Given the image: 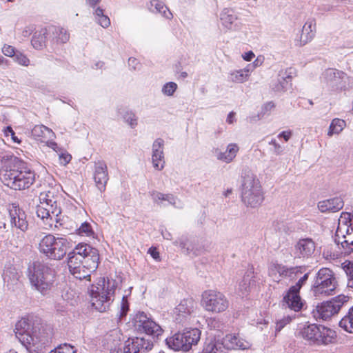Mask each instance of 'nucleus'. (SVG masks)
Here are the masks:
<instances>
[{
  "label": "nucleus",
  "mask_w": 353,
  "mask_h": 353,
  "mask_svg": "<svg viewBox=\"0 0 353 353\" xmlns=\"http://www.w3.org/2000/svg\"><path fill=\"white\" fill-rule=\"evenodd\" d=\"M179 246L182 250H185L187 254H190V250H192V248H190V245H188L185 241L180 240Z\"/></svg>",
  "instance_id": "bf43d9fd"
},
{
  "label": "nucleus",
  "mask_w": 353,
  "mask_h": 353,
  "mask_svg": "<svg viewBox=\"0 0 353 353\" xmlns=\"http://www.w3.org/2000/svg\"><path fill=\"white\" fill-rule=\"evenodd\" d=\"M270 145H272L274 147L275 152L276 154H279L281 152V145L276 143V141L274 139H272L270 142Z\"/></svg>",
  "instance_id": "0e129e2a"
},
{
  "label": "nucleus",
  "mask_w": 353,
  "mask_h": 353,
  "mask_svg": "<svg viewBox=\"0 0 353 353\" xmlns=\"http://www.w3.org/2000/svg\"><path fill=\"white\" fill-rule=\"evenodd\" d=\"M129 310V304L127 296H123L121 303L120 318L125 316L128 311Z\"/></svg>",
  "instance_id": "864d4df0"
},
{
  "label": "nucleus",
  "mask_w": 353,
  "mask_h": 353,
  "mask_svg": "<svg viewBox=\"0 0 353 353\" xmlns=\"http://www.w3.org/2000/svg\"><path fill=\"white\" fill-rule=\"evenodd\" d=\"M117 282L114 279L100 278L96 284L90 288L92 306L99 312H103L109 309L114 300Z\"/></svg>",
  "instance_id": "20e7f679"
},
{
  "label": "nucleus",
  "mask_w": 353,
  "mask_h": 353,
  "mask_svg": "<svg viewBox=\"0 0 353 353\" xmlns=\"http://www.w3.org/2000/svg\"><path fill=\"white\" fill-rule=\"evenodd\" d=\"M309 277V273H305L293 286H291L287 294L283 297V302L291 310L299 312L303 307V303L299 296L300 289L307 282Z\"/></svg>",
  "instance_id": "dca6fc26"
},
{
  "label": "nucleus",
  "mask_w": 353,
  "mask_h": 353,
  "mask_svg": "<svg viewBox=\"0 0 353 353\" xmlns=\"http://www.w3.org/2000/svg\"><path fill=\"white\" fill-rule=\"evenodd\" d=\"M341 268L347 277V286L353 288V261L346 260L341 263Z\"/></svg>",
  "instance_id": "ea45409f"
},
{
  "label": "nucleus",
  "mask_w": 353,
  "mask_h": 353,
  "mask_svg": "<svg viewBox=\"0 0 353 353\" xmlns=\"http://www.w3.org/2000/svg\"><path fill=\"white\" fill-rule=\"evenodd\" d=\"M32 135L36 139L46 137L48 136H50V134L53 135L54 133L52 130L48 127L43 125H35L32 131Z\"/></svg>",
  "instance_id": "a19ab883"
},
{
  "label": "nucleus",
  "mask_w": 353,
  "mask_h": 353,
  "mask_svg": "<svg viewBox=\"0 0 353 353\" xmlns=\"http://www.w3.org/2000/svg\"><path fill=\"white\" fill-rule=\"evenodd\" d=\"M164 141L161 138H157L153 142L152 146V161L153 167L157 170H161L164 168Z\"/></svg>",
  "instance_id": "a878e982"
},
{
  "label": "nucleus",
  "mask_w": 353,
  "mask_h": 353,
  "mask_svg": "<svg viewBox=\"0 0 353 353\" xmlns=\"http://www.w3.org/2000/svg\"><path fill=\"white\" fill-rule=\"evenodd\" d=\"M49 34V28H41L40 30L35 32L31 40L32 46L37 50L41 49L46 46L47 35Z\"/></svg>",
  "instance_id": "72a5a7b5"
},
{
  "label": "nucleus",
  "mask_w": 353,
  "mask_h": 353,
  "mask_svg": "<svg viewBox=\"0 0 353 353\" xmlns=\"http://www.w3.org/2000/svg\"><path fill=\"white\" fill-rule=\"evenodd\" d=\"M150 3L151 6L154 7V9L152 8V12L160 13L163 17L166 19H170L172 17V14L168 8L161 1L158 0H152L151 1Z\"/></svg>",
  "instance_id": "58836bf2"
},
{
  "label": "nucleus",
  "mask_w": 353,
  "mask_h": 353,
  "mask_svg": "<svg viewBox=\"0 0 353 353\" xmlns=\"http://www.w3.org/2000/svg\"><path fill=\"white\" fill-rule=\"evenodd\" d=\"M221 25L227 30L236 31L240 29L241 25L238 22V15L236 11L230 8H223L219 15Z\"/></svg>",
  "instance_id": "4be33fe9"
},
{
  "label": "nucleus",
  "mask_w": 353,
  "mask_h": 353,
  "mask_svg": "<svg viewBox=\"0 0 353 353\" xmlns=\"http://www.w3.org/2000/svg\"><path fill=\"white\" fill-rule=\"evenodd\" d=\"M17 51L15 48L10 45H4L2 48V52L5 56L13 57L14 58L15 54H17Z\"/></svg>",
  "instance_id": "5fc2aeb1"
},
{
  "label": "nucleus",
  "mask_w": 353,
  "mask_h": 353,
  "mask_svg": "<svg viewBox=\"0 0 353 353\" xmlns=\"http://www.w3.org/2000/svg\"><path fill=\"white\" fill-rule=\"evenodd\" d=\"M254 277L253 268H249L239 283L238 290L242 296L247 295L251 288L255 285Z\"/></svg>",
  "instance_id": "7c9ffc66"
},
{
  "label": "nucleus",
  "mask_w": 353,
  "mask_h": 353,
  "mask_svg": "<svg viewBox=\"0 0 353 353\" xmlns=\"http://www.w3.org/2000/svg\"><path fill=\"white\" fill-rule=\"evenodd\" d=\"M123 118L132 128H135L137 125V119L134 113L127 112Z\"/></svg>",
  "instance_id": "3c124183"
},
{
  "label": "nucleus",
  "mask_w": 353,
  "mask_h": 353,
  "mask_svg": "<svg viewBox=\"0 0 353 353\" xmlns=\"http://www.w3.org/2000/svg\"><path fill=\"white\" fill-rule=\"evenodd\" d=\"M297 336L317 345H327L334 343L336 333L334 330L322 325L305 324L301 326L296 332Z\"/></svg>",
  "instance_id": "423d86ee"
},
{
  "label": "nucleus",
  "mask_w": 353,
  "mask_h": 353,
  "mask_svg": "<svg viewBox=\"0 0 353 353\" xmlns=\"http://www.w3.org/2000/svg\"><path fill=\"white\" fill-rule=\"evenodd\" d=\"M78 231L79 234L86 236H91L94 234L90 224L88 222L83 223Z\"/></svg>",
  "instance_id": "49530a36"
},
{
  "label": "nucleus",
  "mask_w": 353,
  "mask_h": 353,
  "mask_svg": "<svg viewBox=\"0 0 353 353\" xmlns=\"http://www.w3.org/2000/svg\"><path fill=\"white\" fill-rule=\"evenodd\" d=\"M303 269H305V268L301 266L288 268L282 264L272 263L270 265L268 271L270 276H273L279 274L281 277L293 279L297 275L302 274Z\"/></svg>",
  "instance_id": "412c9836"
},
{
  "label": "nucleus",
  "mask_w": 353,
  "mask_h": 353,
  "mask_svg": "<svg viewBox=\"0 0 353 353\" xmlns=\"http://www.w3.org/2000/svg\"><path fill=\"white\" fill-rule=\"evenodd\" d=\"M61 159L63 160L64 161V163L66 164V163H68L71 159H72V157L71 155L70 154H62L61 157H60Z\"/></svg>",
  "instance_id": "774afa93"
},
{
  "label": "nucleus",
  "mask_w": 353,
  "mask_h": 353,
  "mask_svg": "<svg viewBox=\"0 0 353 353\" xmlns=\"http://www.w3.org/2000/svg\"><path fill=\"white\" fill-rule=\"evenodd\" d=\"M49 353H76V350L74 346L64 343L51 350Z\"/></svg>",
  "instance_id": "a18cd8bd"
},
{
  "label": "nucleus",
  "mask_w": 353,
  "mask_h": 353,
  "mask_svg": "<svg viewBox=\"0 0 353 353\" xmlns=\"http://www.w3.org/2000/svg\"><path fill=\"white\" fill-rule=\"evenodd\" d=\"M9 215L12 228L19 229L23 232L28 230V223L26 219V214L18 205L12 204V207L9 209Z\"/></svg>",
  "instance_id": "aec40b11"
},
{
  "label": "nucleus",
  "mask_w": 353,
  "mask_h": 353,
  "mask_svg": "<svg viewBox=\"0 0 353 353\" xmlns=\"http://www.w3.org/2000/svg\"><path fill=\"white\" fill-rule=\"evenodd\" d=\"M344 202L339 196L319 201L318 208L321 212H336L343 208Z\"/></svg>",
  "instance_id": "bb28decb"
},
{
  "label": "nucleus",
  "mask_w": 353,
  "mask_h": 353,
  "mask_svg": "<svg viewBox=\"0 0 353 353\" xmlns=\"http://www.w3.org/2000/svg\"><path fill=\"white\" fill-rule=\"evenodd\" d=\"M19 65L23 66H28L30 64L29 59L22 52L17 51V54L13 59Z\"/></svg>",
  "instance_id": "09e8293b"
},
{
  "label": "nucleus",
  "mask_w": 353,
  "mask_h": 353,
  "mask_svg": "<svg viewBox=\"0 0 353 353\" xmlns=\"http://www.w3.org/2000/svg\"><path fill=\"white\" fill-rule=\"evenodd\" d=\"M134 321L138 330L147 335L158 337L163 333L161 326L143 312L136 314Z\"/></svg>",
  "instance_id": "f3484780"
},
{
  "label": "nucleus",
  "mask_w": 353,
  "mask_h": 353,
  "mask_svg": "<svg viewBox=\"0 0 353 353\" xmlns=\"http://www.w3.org/2000/svg\"><path fill=\"white\" fill-rule=\"evenodd\" d=\"M249 70L243 69L231 72L229 74L228 79L234 83H243L248 80L249 77Z\"/></svg>",
  "instance_id": "4c0bfd02"
},
{
  "label": "nucleus",
  "mask_w": 353,
  "mask_h": 353,
  "mask_svg": "<svg viewBox=\"0 0 353 353\" xmlns=\"http://www.w3.org/2000/svg\"><path fill=\"white\" fill-rule=\"evenodd\" d=\"M296 76V70L290 67L281 70L278 74V83L272 88L276 92H285L292 86V80Z\"/></svg>",
  "instance_id": "5701e85b"
},
{
  "label": "nucleus",
  "mask_w": 353,
  "mask_h": 353,
  "mask_svg": "<svg viewBox=\"0 0 353 353\" xmlns=\"http://www.w3.org/2000/svg\"><path fill=\"white\" fill-rule=\"evenodd\" d=\"M101 1V0H85L86 3L91 7L92 8L95 10L97 8V6Z\"/></svg>",
  "instance_id": "e2e57ef3"
},
{
  "label": "nucleus",
  "mask_w": 353,
  "mask_h": 353,
  "mask_svg": "<svg viewBox=\"0 0 353 353\" xmlns=\"http://www.w3.org/2000/svg\"><path fill=\"white\" fill-rule=\"evenodd\" d=\"M40 203L51 202L52 201H57L54 196V193L51 191L41 192L39 195Z\"/></svg>",
  "instance_id": "8fccbe9b"
},
{
  "label": "nucleus",
  "mask_w": 353,
  "mask_h": 353,
  "mask_svg": "<svg viewBox=\"0 0 353 353\" xmlns=\"http://www.w3.org/2000/svg\"><path fill=\"white\" fill-rule=\"evenodd\" d=\"M348 299V296L340 294L329 301L318 304L312 311L313 317L319 321H328L339 313Z\"/></svg>",
  "instance_id": "ddd939ff"
},
{
  "label": "nucleus",
  "mask_w": 353,
  "mask_h": 353,
  "mask_svg": "<svg viewBox=\"0 0 353 353\" xmlns=\"http://www.w3.org/2000/svg\"><path fill=\"white\" fill-rule=\"evenodd\" d=\"M72 265L84 264L92 270H96L99 261V254L97 249L88 244H79L68 253V259Z\"/></svg>",
  "instance_id": "9b49d317"
},
{
  "label": "nucleus",
  "mask_w": 353,
  "mask_h": 353,
  "mask_svg": "<svg viewBox=\"0 0 353 353\" xmlns=\"http://www.w3.org/2000/svg\"><path fill=\"white\" fill-rule=\"evenodd\" d=\"M13 167L6 169L1 175L3 183L14 190H23L29 188L35 181V172L27 163L16 157H12Z\"/></svg>",
  "instance_id": "f03ea898"
},
{
  "label": "nucleus",
  "mask_w": 353,
  "mask_h": 353,
  "mask_svg": "<svg viewBox=\"0 0 353 353\" xmlns=\"http://www.w3.org/2000/svg\"><path fill=\"white\" fill-rule=\"evenodd\" d=\"M36 212L37 216L41 218L46 225H48L50 227L52 226L54 221H50L49 210H46L44 205L41 204L40 205H38L37 207Z\"/></svg>",
  "instance_id": "37998d69"
},
{
  "label": "nucleus",
  "mask_w": 353,
  "mask_h": 353,
  "mask_svg": "<svg viewBox=\"0 0 353 353\" xmlns=\"http://www.w3.org/2000/svg\"><path fill=\"white\" fill-rule=\"evenodd\" d=\"M28 272L30 281L35 289L43 296L49 294L56 275L52 265L49 263L34 262L28 268Z\"/></svg>",
  "instance_id": "7ed1b4c3"
},
{
  "label": "nucleus",
  "mask_w": 353,
  "mask_h": 353,
  "mask_svg": "<svg viewBox=\"0 0 353 353\" xmlns=\"http://www.w3.org/2000/svg\"><path fill=\"white\" fill-rule=\"evenodd\" d=\"M338 284L334 272L322 268L316 272L311 286V291L316 297H324L334 294Z\"/></svg>",
  "instance_id": "1a4fd4ad"
},
{
  "label": "nucleus",
  "mask_w": 353,
  "mask_h": 353,
  "mask_svg": "<svg viewBox=\"0 0 353 353\" xmlns=\"http://www.w3.org/2000/svg\"><path fill=\"white\" fill-rule=\"evenodd\" d=\"M148 253L151 255V256L154 259L157 260V261L160 260L159 252L157 251V250L156 248H150L148 250Z\"/></svg>",
  "instance_id": "13d9d810"
},
{
  "label": "nucleus",
  "mask_w": 353,
  "mask_h": 353,
  "mask_svg": "<svg viewBox=\"0 0 353 353\" xmlns=\"http://www.w3.org/2000/svg\"><path fill=\"white\" fill-rule=\"evenodd\" d=\"M201 304L205 310L219 313L225 311L229 301L222 293L214 290H206L202 294Z\"/></svg>",
  "instance_id": "2eb2a0df"
},
{
  "label": "nucleus",
  "mask_w": 353,
  "mask_h": 353,
  "mask_svg": "<svg viewBox=\"0 0 353 353\" xmlns=\"http://www.w3.org/2000/svg\"><path fill=\"white\" fill-rule=\"evenodd\" d=\"M241 200L251 208H257L264 200L261 185L256 176L250 170L242 173Z\"/></svg>",
  "instance_id": "39448f33"
},
{
  "label": "nucleus",
  "mask_w": 353,
  "mask_h": 353,
  "mask_svg": "<svg viewBox=\"0 0 353 353\" xmlns=\"http://www.w3.org/2000/svg\"><path fill=\"white\" fill-rule=\"evenodd\" d=\"M274 108V104L272 102H268L265 103L263 107V112L264 114L271 111Z\"/></svg>",
  "instance_id": "680f3d73"
},
{
  "label": "nucleus",
  "mask_w": 353,
  "mask_h": 353,
  "mask_svg": "<svg viewBox=\"0 0 353 353\" xmlns=\"http://www.w3.org/2000/svg\"><path fill=\"white\" fill-rule=\"evenodd\" d=\"M345 125V121L340 119H334L330 125L327 135L332 137L334 134L340 133Z\"/></svg>",
  "instance_id": "79ce46f5"
},
{
  "label": "nucleus",
  "mask_w": 353,
  "mask_h": 353,
  "mask_svg": "<svg viewBox=\"0 0 353 353\" xmlns=\"http://www.w3.org/2000/svg\"><path fill=\"white\" fill-rule=\"evenodd\" d=\"M339 327L345 331L353 334V306L339 323Z\"/></svg>",
  "instance_id": "f704fd0d"
},
{
  "label": "nucleus",
  "mask_w": 353,
  "mask_h": 353,
  "mask_svg": "<svg viewBox=\"0 0 353 353\" xmlns=\"http://www.w3.org/2000/svg\"><path fill=\"white\" fill-rule=\"evenodd\" d=\"M70 248V243L66 238L55 237L50 234L43 236L38 246L40 253L53 260H61Z\"/></svg>",
  "instance_id": "6e6552de"
},
{
  "label": "nucleus",
  "mask_w": 353,
  "mask_h": 353,
  "mask_svg": "<svg viewBox=\"0 0 353 353\" xmlns=\"http://www.w3.org/2000/svg\"><path fill=\"white\" fill-rule=\"evenodd\" d=\"M335 241L338 245H341L344 254L348 255L353 252V216L350 213H341L336 231Z\"/></svg>",
  "instance_id": "9d476101"
},
{
  "label": "nucleus",
  "mask_w": 353,
  "mask_h": 353,
  "mask_svg": "<svg viewBox=\"0 0 353 353\" xmlns=\"http://www.w3.org/2000/svg\"><path fill=\"white\" fill-rule=\"evenodd\" d=\"M348 79L344 72L335 68H327L322 72L321 82L332 91H341L346 89Z\"/></svg>",
  "instance_id": "4468645a"
},
{
  "label": "nucleus",
  "mask_w": 353,
  "mask_h": 353,
  "mask_svg": "<svg viewBox=\"0 0 353 353\" xmlns=\"http://www.w3.org/2000/svg\"><path fill=\"white\" fill-rule=\"evenodd\" d=\"M315 248V243L312 239H299L294 245V258L308 259L313 254Z\"/></svg>",
  "instance_id": "b1692460"
},
{
  "label": "nucleus",
  "mask_w": 353,
  "mask_h": 353,
  "mask_svg": "<svg viewBox=\"0 0 353 353\" xmlns=\"http://www.w3.org/2000/svg\"><path fill=\"white\" fill-rule=\"evenodd\" d=\"M154 347V341L150 336L128 339L124 345V352L147 353Z\"/></svg>",
  "instance_id": "a211bd4d"
},
{
  "label": "nucleus",
  "mask_w": 353,
  "mask_h": 353,
  "mask_svg": "<svg viewBox=\"0 0 353 353\" xmlns=\"http://www.w3.org/2000/svg\"><path fill=\"white\" fill-rule=\"evenodd\" d=\"M316 23L313 19H309L302 28V33L300 38V46H304L311 41L315 36Z\"/></svg>",
  "instance_id": "c756f323"
},
{
  "label": "nucleus",
  "mask_w": 353,
  "mask_h": 353,
  "mask_svg": "<svg viewBox=\"0 0 353 353\" xmlns=\"http://www.w3.org/2000/svg\"><path fill=\"white\" fill-rule=\"evenodd\" d=\"M201 338V331L197 328L184 330L166 339V344L175 351L188 352L196 345Z\"/></svg>",
  "instance_id": "f8f14e48"
},
{
  "label": "nucleus",
  "mask_w": 353,
  "mask_h": 353,
  "mask_svg": "<svg viewBox=\"0 0 353 353\" xmlns=\"http://www.w3.org/2000/svg\"><path fill=\"white\" fill-rule=\"evenodd\" d=\"M250 343L237 334H227L221 341L213 337L206 339L203 353H226V350H246Z\"/></svg>",
  "instance_id": "0eeeda50"
},
{
  "label": "nucleus",
  "mask_w": 353,
  "mask_h": 353,
  "mask_svg": "<svg viewBox=\"0 0 353 353\" xmlns=\"http://www.w3.org/2000/svg\"><path fill=\"white\" fill-rule=\"evenodd\" d=\"M41 204L44 205L46 210H49L50 221H54V223H57L58 216L61 212V208L57 205V201H52V203H41Z\"/></svg>",
  "instance_id": "e433bc0d"
},
{
  "label": "nucleus",
  "mask_w": 353,
  "mask_h": 353,
  "mask_svg": "<svg viewBox=\"0 0 353 353\" xmlns=\"http://www.w3.org/2000/svg\"><path fill=\"white\" fill-rule=\"evenodd\" d=\"M234 115H235V113L234 112H230L228 114V117H227V122L228 123H230V124L233 123L234 120Z\"/></svg>",
  "instance_id": "338daca9"
},
{
  "label": "nucleus",
  "mask_w": 353,
  "mask_h": 353,
  "mask_svg": "<svg viewBox=\"0 0 353 353\" xmlns=\"http://www.w3.org/2000/svg\"><path fill=\"white\" fill-rule=\"evenodd\" d=\"M239 150V147L236 143H230L225 152H221L217 148L214 152L218 160L229 163L234 159Z\"/></svg>",
  "instance_id": "c85d7f7f"
},
{
  "label": "nucleus",
  "mask_w": 353,
  "mask_h": 353,
  "mask_svg": "<svg viewBox=\"0 0 353 353\" xmlns=\"http://www.w3.org/2000/svg\"><path fill=\"white\" fill-rule=\"evenodd\" d=\"M291 320L292 319L290 316H284L283 319L278 320L276 323V332H280L286 325L290 323Z\"/></svg>",
  "instance_id": "603ef678"
},
{
  "label": "nucleus",
  "mask_w": 353,
  "mask_h": 353,
  "mask_svg": "<svg viewBox=\"0 0 353 353\" xmlns=\"http://www.w3.org/2000/svg\"><path fill=\"white\" fill-rule=\"evenodd\" d=\"M4 132H5V135L6 137H8V136L11 137V139L13 141V142L18 143V144H19L21 143V139H19L18 138V137L16 136L15 132L12 130V127H10V126L6 127Z\"/></svg>",
  "instance_id": "6e6d98bb"
},
{
  "label": "nucleus",
  "mask_w": 353,
  "mask_h": 353,
  "mask_svg": "<svg viewBox=\"0 0 353 353\" xmlns=\"http://www.w3.org/2000/svg\"><path fill=\"white\" fill-rule=\"evenodd\" d=\"M68 265L70 273L77 279L90 281L91 273L95 272L86 267L84 264L72 265L71 260L68 259Z\"/></svg>",
  "instance_id": "cd10ccee"
},
{
  "label": "nucleus",
  "mask_w": 353,
  "mask_h": 353,
  "mask_svg": "<svg viewBox=\"0 0 353 353\" xmlns=\"http://www.w3.org/2000/svg\"><path fill=\"white\" fill-rule=\"evenodd\" d=\"M14 332L16 337L30 353H38L48 343L45 333L41 332L40 319L33 316L17 321Z\"/></svg>",
  "instance_id": "f257e3e1"
},
{
  "label": "nucleus",
  "mask_w": 353,
  "mask_h": 353,
  "mask_svg": "<svg viewBox=\"0 0 353 353\" xmlns=\"http://www.w3.org/2000/svg\"><path fill=\"white\" fill-rule=\"evenodd\" d=\"M273 230L281 234H290L292 230L288 225L283 221H275L272 223Z\"/></svg>",
  "instance_id": "c03bdc74"
},
{
  "label": "nucleus",
  "mask_w": 353,
  "mask_h": 353,
  "mask_svg": "<svg viewBox=\"0 0 353 353\" xmlns=\"http://www.w3.org/2000/svg\"><path fill=\"white\" fill-rule=\"evenodd\" d=\"M196 303L192 298L183 299L174 308L175 321L179 323H184L195 310Z\"/></svg>",
  "instance_id": "6ab92c4d"
},
{
  "label": "nucleus",
  "mask_w": 353,
  "mask_h": 353,
  "mask_svg": "<svg viewBox=\"0 0 353 353\" xmlns=\"http://www.w3.org/2000/svg\"><path fill=\"white\" fill-rule=\"evenodd\" d=\"M96 22L103 28H107L110 26V18L104 14V10L101 7H97L93 12Z\"/></svg>",
  "instance_id": "c9c22d12"
},
{
  "label": "nucleus",
  "mask_w": 353,
  "mask_h": 353,
  "mask_svg": "<svg viewBox=\"0 0 353 353\" xmlns=\"http://www.w3.org/2000/svg\"><path fill=\"white\" fill-rule=\"evenodd\" d=\"M177 88V84L174 82L166 83L162 88V92L167 96H172Z\"/></svg>",
  "instance_id": "de8ad7c7"
},
{
  "label": "nucleus",
  "mask_w": 353,
  "mask_h": 353,
  "mask_svg": "<svg viewBox=\"0 0 353 353\" xmlns=\"http://www.w3.org/2000/svg\"><path fill=\"white\" fill-rule=\"evenodd\" d=\"M108 179L109 176L106 163L103 161L95 162L94 180L97 187L101 192L105 191Z\"/></svg>",
  "instance_id": "393cba45"
},
{
  "label": "nucleus",
  "mask_w": 353,
  "mask_h": 353,
  "mask_svg": "<svg viewBox=\"0 0 353 353\" xmlns=\"http://www.w3.org/2000/svg\"><path fill=\"white\" fill-rule=\"evenodd\" d=\"M139 62L135 58L130 57L128 59V65L131 70H136L139 69Z\"/></svg>",
  "instance_id": "4d7b16f0"
},
{
  "label": "nucleus",
  "mask_w": 353,
  "mask_h": 353,
  "mask_svg": "<svg viewBox=\"0 0 353 353\" xmlns=\"http://www.w3.org/2000/svg\"><path fill=\"white\" fill-rule=\"evenodd\" d=\"M149 194L153 201L158 205H159V201H164L168 202L169 204L172 205L176 208L181 207L176 202L177 201L179 202V201L172 194H163L156 190H152L150 192Z\"/></svg>",
  "instance_id": "2f4dec72"
},
{
  "label": "nucleus",
  "mask_w": 353,
  "mask_h": 353,
  "mask_svg": "<svg viewBox=\"0 0 353 353\" xmlns=\"http://www.w3.org/2000/svg\"><path fill=\"white\" fill-rule=\"evenodd\" d=\"M49 33L52 34V41L57 43H65L70 39V34L63 28L50 26Z\"/></svg>",
  "instance_id": "473e14b6"
},
{
  "label": "nucleus",
  "mask_w": 353,
  "mask_h": 353,
  "mask_svg": "<svg viewBox=\"0 0 353 353\" xmlns=\"http://www.w3.org/2000/svg\"><path fill=\"white\" fill-rule=\"evenodd\" d=\"M254 57V54L252 51L245 53V54L243 56V59L248 61H251Z\"/></svg>",
  "instance_id": "69168bd1"
},
{
  "label": "nucleus",
  "mask_w": 353,
  "mask_h": 353,
  "mask_svg": "<svg viewBox=\"0 0 353 353\" xmlns=\"http://www.w3.org/2000/svg\"><path fill=\"white\" fill-rule=\"evenodd\" d=\"M292 136L291 131H283L279 134V137L283 138L285 141H288Z\"/></svg>",
  "instance_id": "052dcab7"
}]
</instances>
